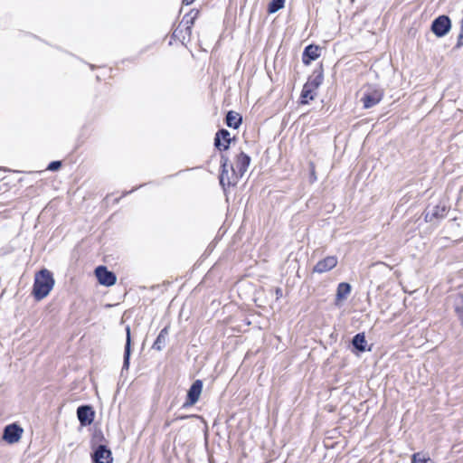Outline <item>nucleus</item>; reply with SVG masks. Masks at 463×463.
<instances>
[{
  "label": "nucleus",
  "instance_id": "nucleus-1",
  "mask_svg": "<svg viewBox=\"0 0 463 463\" xmlns=\"http://www.w3.org/2000/svg\"><path fill=\"white\" fill-rule=\"evenodd\" d=\"M54 286L52 273L43 269L35 274L33 294L35 299L41 300L46 298Z\"/></svg>",
  "mask_w": 463,
  "mask_h": 463
},
{
  "label": "nucleus",
  "instance_id": "nucleus-11",
  "mask_svg": "<svg viewBox=\"0 0 463 463\" xmlns=\"http://www.w3.org/2000/svg\"><path fill=\"white\" fill-rule=\"evenodd\" d=\"M77 416L82 426H88L91 424L94 420V411L90 406H80L77 410Z\"/></svg>",
  "mask_w": 463,
  "mask_h": 463
},
{
  "label": "nucleus",
  "instance_id": "nucleus-21",
  "mask_svg": "<svg viewBox=\"0 0 463 463\" xmlns=\"http://www.w3.org/2000/svg\"><path fill=\"white\" fill-rule=\"evenodd\" d=\"M353 345L359 351L365 350L366 340L364 334H357L353 338Z\"/></svg>",
  "mask_w": 463,
  "mask_h": 463
},
{
  "label": "nucleus",
  "instance_id": "nucleus-20",
  "mask_svg": "<svg viewBox=\"0 0 463 463\" xmlns=\"http://www.w3.org/2000/svg\"><path fill=\"white\" fill-rule=\"evenodd\" d=\"M454 310L459 320L463 323V295L457 294L454 297Z\"/></svg>",
  "mask_w": 463,
  "mask_h": 463
},
{
  "label": "nucleus",
  "instance_id": "nucleus-23",
  "mask_svg": "<svg viewBox=\"0 0 463 463\" xmlns=\"http://www.w3.org/2000/svg\"><path fill=\"white\" fill-rule=\"evenodd\" d=\"M411 463H433V462L424 453L417 452L411 456Z\"/></svg>",
  "mask_w": 463,
  "mask_h": 463
},
{
  "label": "nucleus",
  "instance_id": "nucleus-3",
  "mask_svg": "<svg viewBox=\"0 0 463 463\" xmlns=\"http://www.w3.org/2000/svg\"><path fill=\"white\" fill-rule=\"evenodd\" d=\"M383 90L375 85H366L363 89L361 102L364 109H370L377 105L383 98Z\"/></svg>",
  "mask_w": 463,
  "mask_h": 463
},
{
  "label": "nucleus",
  "instance_id": "nucleus-16",
  "mask_svg": "<svg viewBox=\"0 0 463 463\" xmlns=\"http://www.w3.org/2000/svg\"><path fill=\"white\" fill-rule=\"evenodd\" d=\"M127 332V339H126V345H125V351H124V362H123V370H128L129 367V358H130V345H131V336H130V327L127 326L126 328Z\"/></svg>",
  "mask_w": 463,
  "mask_h": 463
},
{
  "label": "nucleus",
  "instance_id": "nucleus-9",
  "mask_svg": "<svg viewBox=\"0 0 463 463\" xmlns=\"http://www.w3.org/2000/svg\"><path fill=\"white\" fill-rule=\"evenodd\" d=\"M111 451L104 445H99L92 454L93 463H111Z\"/></svg>",
  "mask_w": 463,
  "mask_h": 463
},
{
  "label": "nucleus",
  "instance_id": "nucleus-15",
  "mask_svg": "<svg viewBox=\"0 0 463 463\" xmlns=\"http://www.w3.org/2000/svg\"><path fill=\"white\" fill-rule=\"evenodd\" d=\"M319 57V49L317 46L308 45L303 53V62L308 64L311 61H315Z\"/></svg>",
  "mask_w": 463,
  "mask_h": 463
},
{
  "label": "nucleus",
  "instance_id": "nucleus-19",
  "mask_svg": "<svg viewBox=\"0 0 463 463\" xmlns=\"http://www.w3.org/2000/svg\"><path fill=\"white\" fill-rule=\"evenodd\" d=\"M167 335H168V327H164L160 331L159 335H157V337L153 345V348H155L156 350H161L165 345Z\"/></svg>",
  "mask_w": 463,
  "mask_h": 463
},
{
  "label": "nucleus",
  "instance_id": "nucleus-8",
  "mask_svg": "<svg viewBox=\"0 0 463 463\" xmlns=\"http://www.w3.org/2000/svg\"><path fill=\"white\" fill-rule=\"evenodd\" d=\"M338 263V260L335 256H327L323 260H319L313 268L315 273H325L333 269Z\"/></svg>",
  "mask_w": 463,
  "mask_h": 463
},
{
  "label": "nucleus",
  "instance_id": "nucleus-12",
  "mask_svg": "<svg viewBox=\"0 0 463 463\" xmlns=\"http://www.w3.org/2000/svg\"><path fill=\"white\" fill-rule=\"evenodd\" d=\"M230 132L226 129H221L219 130L214 138V146L219 150H227L229 148V145L232 141V138L230 137Z\"/></svg>",
  "mask_w": 463,
  "mask_h": 463
},
{
  "label": "nucleus",
  "instance_id": "nucleus-18",
  "mask_svg": "<svg viewBox=\"0 0 463 463\" xmlns=\"http://www.w3.org/2000/svg\"><path fill=\"white\" fill-rule=\"evenodd\" d=\"M241 123V117L239 113L229 111L226 115V124L230 128H238Z\"/></svg>",
  "mask_w": 463,
  "mask_h": 463
},
{
  "label": "nucleus",
  "instance_id": "nucleus-4",
  "mask_svg": "<svg viewBox=\"0 0 463 463\" xmlns=\"http://www.w3.org/2000/svg\"><path fill=\"white\" fill-rule=\"evenodd\" d=\"M451 29V21L447 15H439L431 24V32L437 37L445 36Z\"/></svg>",
  "mask_w": 463,
  "mask_h": 463
},
{
  "label": "nucleus",
  "instance_id": "nucleus-17",
  "mask_svg": "<svg viewBox=\"0 0 463 463\" xmlns=\"http://www.w3.org/2000/svg\"><path fill=\"white\" fill-rule=\"evenodd\" d=\"M351 292V286L348 283L342 282L337 286L336 302L345 300Z\"/></svg>",
  "mask_w": 463,
  "mask_h": 463
},
{
  "label": "nucleus",
  "instance_id": "nucleus-26",
  "mask_svg": "<svg viewBox=\"0 0 463 463\" xmlns=\"http://www.w3.org/2000/svg\"><path fill=\"white\" fill-rule=\"evenodd\" d=\"M194 0H183V3L186 5H191Z\"/></svg>",
  "mask_w": 463,
  "mask_h": 463
},
{
  "label": "nucleus",
  "instance_id": "nucleus-10",
  "mask_svg": "<svg viewBox=\"0 0 463 463\" xmlns=\"http://www.w3.org/2000/svg\"><path fill=\"white\" fill-rule=\"evenodd\" d=\"M203 390V383L201 380H196L194 382L192 386L190 387L188 392H187V401L184 403L185 406L187 405H194L196 403L200 398V395L202 393Z\"/></svg>",
  "mask_w": 463,
  "mask_h": 463
},
{
  "label": "nucleus",
  "instance_id": "nucleus-25",
  "mask_svg": "<svg viewBox=\"0 0 463 463\" xmlns=\"http://www.w3.org/2000/svg\"><path fill=\"white\" fill-rule=\"evenodd\" d=\"M307 83H317V87L321 83V78L318 76L312 80H308Z\"/></svg>",
  "mask_w": 463,
  "mask_h": 463
},
{
  "label": "nucleus",
  "instance_id": "nucleus-14",
  "mask_svg": "<svg viewBox=\"0 0 463 463\" xmlns=\"http://www.w3.org/2000/svg\"><path fill=\"white\" fill-rule=\"evenodd\" d=\"M317 89V83H306L301 92V103L307 104L309 100L314 99V91Z\"/></svg>",
  "mask_w": 463,
  "mask_h": 463
},
{
  "label": "nucleus",
  "instance_id": "nucleus-6",
  "mask_svg": "<svg viewBox=\"0 0 463 463\" xmlns=\"http://www.w3.org/2000/svg\"><path fill=\"white\" fill-rule=\"evenodd\" d=\"M23 429L15 423L7 425L4 430L3 439L9 444L18 442L23 434Z\"/></svg>",
  "mask_w": 463,
  "mask_h": 463
},
{
  "label": "nucleus",
  "instance_id": "nucleus-22",
  "mask_svg": "<svg viewBox=\"0 0 463 463\" xmlns=\"http://www.w3.org/2000/svg\"><path fill=\"white\" fill-rule=\"evenodd\" d=\"M285 5V0H272L269 4L268 12L269 14H274L279 10L282 9Z\"/></svg>",
  "mask_w": 463,
  "mask_h": 463
},
{
  "label": "nucleus",
  "instance_id": "nucleus-2",
  "mask_svg": "<svg viewBox=\"0 0 463 463\" xmlns=\"http://www.w3.org/2000/svg\"><path fill=\"white\" fill-rule=\"evenodd\" d=\"M222 172L220 175V184L225 186L235 185L241 177L232 165H229V158L225 155L221 156Z\"/></svg>",
  "mask_w": 463,
  "mask_h": 463
},
{
  "label": "nucleus",
  "instance_id": "nucleus-5",
  "mask_svg": "<svg viewBox=\"0 0 463 463\" xmlns=\"http://www.w3.org/2000/svg\"><path fill=\"white\" fill-rule=\"evenodd\" d=\"M448 207L444 203H439L432 207L429 206L424 214V219L428 222H432L435 220L442 219L446 216Z\"/></svg>",
  "mask_w": 463,
  "mask_h": 463
},
{
  "label": "nucleus",
  "instance_id": "nucleus-27",
  "mask_svg": "<svg viewBox=\"0 0 463 463\" xmlns=\"http://www.w3.org/2000/svg\"><path fill=\"white\" fill-rule=\"evenodd\" d=\"M280 289H277V295H279Z\"/></svg>",
  "mask_w": 463,
  "mask_h": 463
},
{
  "label": "nucleus",
  "instance_id": "nucleus-7",
  "mask_svg": "<svg viewBox=\"0 0 463 463\" xmlns=\"http://www.w3.org/2000/svg\"><path fill=\"white\" fill-rule=\"evenodd\" d=\"M96 277L101 285L109 287L116 283V276L113 272L109 271L106 267L99 266L95 269Z\"/></svg>",
  "mask_w": 463,
  "mask_h": 463
},
{
  "label": "nucleus",
  "instance_id": "nucleus-24",
  "mask_svg": "<svg viewBox=\"0 0 463 463\" xmlns=\"http://www.w3.org/2000/svg\"><path fill=\"white\" fill-rule=\"evenodd\" d=\"M61 165V163L60 161H52L49 164L47 169L50 171H56L58 170Z\"/></svg>",
  "mask_w": 463,
  "mask_h": 463
},
{
  "label": "nucleus",
  "instance_id": "nucleus-13",
  "mask_svg": "<svg viewBox=\"0 0 463 463\" xmlns=\"http://www.w3.org/2000/svg\"><path fill=\"white\" fill-rule=\"evenodd\" d=\"M250 163V157L243 152H241L236 160V172L241 177L246 173Z\"/></svg>",
  "mask_w": 463,
  "mask_h": 463
}]
</instances>
